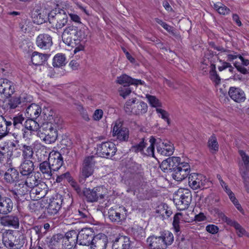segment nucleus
<instances>
[{"label":"nucleus","instance_id":"1","mask_svg":"<svg viewBox=\"0 0 249 249\" xmlns=\"http://www.w3.org/2000/svg\"><path fill=\"white\" fill-rule=\"evenodd\" d=\"M89 34L88 28L83 25L80 26L71 25L68 26L64 29L62 38L63 42L67 45L72 47H75L73 52L76 53L83 49V46L81 44V42L87 41Z\"/></svg>","mask_w":249,"mask_h":249},{"label":"nucleus","instance_id":"2","mask_svg":"<svg viewBox=\"0 0 249 249\" xmlns=\"http://www.w3.org/2000/svg\"><path fill=\"white\" fill-rule=\"evenodd\" d=\"M174 240L172 233L164 231L160 233V235H152L147 238L146 242L149 249H166L171 245Z\"/></svg>","mask_w":249,"mask_h":249},{"label":"nucleus","instance_id":"3","mask_svg":"<svg viewBox=\"0 0 249 249\" xmlns=\"http://www.w3.org/2000/svg\"><path fill=\"white\" fill-rule=\"evenodd\" d=\"M147 104L136 98L127 100L124 106V110L128 115L142 116L147 112Z\"/></svg>","mask_w":249,"mask_h":249},{"label":"nucleus","instance_id":"4","mask_svg":"<svg viewBox=\"0 0 249 249\" xmlns=\"http://www.w3.org/2000/svg\"><path fill=\"white\" fill-rule=\"evenodd\" d=\"M174 164L173 167L174 171L172 172L171 176L176 180L180 181L185 178L190 172V166L187 162H181L179 157H173Z\"/></svg>","mask_w":249,"mask_h":249},{"label":"nucleus","instance_id":"5","mask_svg":"<svg viewBox=\"0 0 249 249\" xmlns=\"http://www.w3.org/2000/svg\"><path fill=\"white\" fill-rule=\"evenodd\" d=\"M8 190L12 197L18 203L23 202L29 192V189L23 181L17 182L13 185L9 186Z\"/></svg>","mask_w":249,"mask_h":249},{"label":"nucleus","instance_id":"6","mask_svg":"<svg viewBox=\"0 0 249 249\" xmlns=\"http://www.w3.org/2000/svg\"><path fill=\"white\" fill-rule=\"evenodd\" d=\"M192 200L191 191L187 189L180 188L175 194L174 201L177 208L180 210L187 209Z\"/></svg>","mask_w":249,"mask_h":249},{"label":"nucleus","instance_id":"7","mask_svg":"<svg viewBox=\"0 0 249 249\" xmlns=\"http://www.w3.org/2000/svg\"><path fill=\"white\" fill-rule=\"evenodd\" d=\"M48 18L53 28L56 30L60 29L68 22L67 10L61 9L57 13L52 12L49 14Z\"/></svg>","mask_w":249,"mask_h":249},{"label":"nucleus","instance_id":"8","mask_svg":"<svg viewBox=\"0 0 249 249\" xmlns=\"http://www.w3.org/2000/svg\"><path fill=\"white\" fill-rule=\"evenodd\" d=\"M95 162L94 156H88L85 158L80 170V182L93 174Z\"/></svg>","mask_w":249,"mask_h":249},{"label":"nucleus","instance_id":"9","mask_svg":"<svg viewBox=\"0 0 249 249\" xmlns=\"http://www.w3.org/2000/svg\"><path fill=\"white\" fill-rule=\"evenodd\" d=\"M31 97L27 94H21L19 96L11 97L7 101L5 106L10 111L18 107L26 106L27 103L30 102Z\"/></svg>","mask_w":249,"mask_h":249},{"label":"nucleus","instance_id":"10","mask_svg":"<svg viewBox=\"0 0 249 249\" xmlns=\"http://www.w3.org/2000/svg\"><path fill=\"white\" fill-rule=\"evenodd\" d=\"M116 151L117 147L112 142H103L97 145V154L101 157L111 158L114 156Z\"/></svg>","mask_w":249,"mask_h":249},{"label":"nucleus","instance_id":"11","mask_svg":"<svg viewBox=\"0 0 249 249\" xmlns=\"http://www.w3.org/2000/svg\"><path fill=\"white\" fill-rule=\"evenodd\" d=\"M84 199L88 202H97L99 199H103L104 195L102 193V188L99 186L92 189L85 188L82 191Z\"/></svg>","mask_w":249,"mask_h":249},{"label":"nucleus","instance_id":"12","mask_svg":"<svg viewBox=\"0 0 249 249\" xmlns=\"http://www.w3.org/2000/svg\"><path fill=\"white\" fill-rule=\"evenodd\" d=\"M77 236L80 245L89 246L94 237V231L91 228H83L77 233Z\"/></svg>","mask_w":249,"mask_h":249},{"label":"nucleus","instance_id":"13","mask_svg":"<svg viewBox=\"0 0 249 249\" xmlns=\"http://www.w3.org/2000/svg\"><path fill=\"white\" fill-rule=\"evenodd\" d=\"M129 130L124 127L120 121H116L112 128V136L120 142H127L129 138Z\"/></svg>","mask_w":249,"mask_h":249},{"label":"nucleus","instance_id":"14","mask_svg":"<svg viewBox=\"0 0 249 249\" xmlns=\"http://www.w3.org/2000/svg\"><path fill=\"white\" fill-rule=\"evenodd\" d=\"M62 249H73L78 243L77 231L71 230L67 232L65 236H63L62 240Z\"/></svg>","mask_w":249,"mask_h":249},{"label":"nucleus","instance_id":"15","mask_svg":"<svg viewBox=\"0 0 249 249\" xmlns=\"http://www.w3.org/2000/svg\"><path fill=\"white\" fill-rule=\"evenodd\" d=\"M40 128L39 124L34 119H26L21 130L23 138H28Z\"/></svg>","mask_w":249,"mask_h":249},{"label":"nucleus","instance_id":"16","mask_svg":"<svg viewBox=\"0 0 249 249\" xmlns=\"http://www.w3.org/2000/svg\"><path fill=\"white\" fill-rule=\"evenodd\" d=\"M188 179L190 187L194 190L203 189L207 181L205 177L196 173L190 174Z\"/></svg>","mask_w":249,"mask_h":249},{"label":"nucleus","instance_id":"17","mask_svg":"<svg viewBox=\"0 0 249 249\" xmlns=\"http://www.w3.org/2000/svg\"><path fill=\"white\" fill-rule=\"evenodd\" d=\"M48 161L53 171H58L63 164V158L58 151H53L49 154Z\"/></svg>","mask_w":249,"mask_h":249},{"label":"nucleus","instance_id":"18","mask_svg":"<svg viewBox=\"0 0 249 249\" xmlns=\"http://www.w3.org/2000/svg\"><path fill=\"white\" fill-rule=\"evenodd\" d=\"M108 243L107 235L104 234H98L94 236L91 242V249H106Z\"/></svg>","mask_w":249,"mask_h":249},{"label":"nucleus","instance_id":"19","mask_svg":"<svg viewBox=\"0 0 249 249\" xmlns=\"http://www.w3.org/2000/svg\"><path fill=\"white\" fill-rule=\"evenodd\" d=\"M36 45L43 50L49 49L53 45L52 36L47 34H40L36 38Z\"/></svg>","mask_w":249,"mask_h":249},{"label":"nucleus","instance_id":"20","mask_svg":"<svg viewBox=\"0 0 249 249\" xmlns=\"http://www.w3.org/2000/svg\"><path fill=\"white\" fill-rule=\"evenodd\" d=\"M15 92L13 83L7 79L0 80V94L9 97Z\"/></svg>","mask_w":249,"mask_h":249},{"label":"nucleus","instance_id":"21","mask_svg":"<svg viewBox=\"0 0 249 249\" xmlns=\"http://www.w3.org/2000/svg\"><path fill=\"white\" fill-rule=\"evenodd\" d=\"M46 128H48V129L46 130L44 133V137L43 138V140L48 144L53 143L57 138V130L52 126L51 123L46 124Z\"/></svg>","mask_w":249,"mask_h":249},{"label":"nucleus","instance_id":"22","mask_svg":"<svg viewBox=\"0 0 249 249\" xmlns=\"http://www.w3.org/2000/svg\"><path fill=\"white\" fill-rule=\"evenodd\" d=\"M131 241L130 238L126 236L117 237L113 241L112 249H130Z\"/></svg>","mask_w":249,"mask_h":249},{"label":"nucleus","instance_id":"23","mask_svg":"<svg viewBox=\"0 0 249 249\" xmlns=\"http://www.w3.org/2000/svg\"><path fill=\"white\" fill-rule=\"evenodd\" d=\"M228 94L231 98L237 103L243 102L246 100V95L244 91L239 88L230 87Z\"/></svg>","mask_w":249,"mask_h":249},{"label":"nucleus","instance_id":"24","mask_svg":"<svg viewBox=\"0 0 249 249\" xmlns=\"http://www.w3.org/2000/svg\"><path fill=\"white\" fill-rule=\"evenodd\" d=\"M116 82L120 85H124V87L129 86L130 85H143L144 83V82L141 80L132 78L125 74L117 77Z\"/></svg>","mask_w":249,"mask_h":249},{"label":"nucleus","instance_id":"25","mask_svg":"<svg viewBox=\"0 0 249 249\" xmlns=\"http://www.w3.org/2000/svg\"><path fill=\"white\" fill-rule=\"evenodd\" d=\"M13 208L12 199L7 196H2L0 199V215H6L10 213Z\"/></svg>","mask_w":249,"mask_h":249},{"label":"nucleus","instance_id":"26","mask_svg":"<svg viewBox=\"0 0 249 249\" xmlns=\"http://www.w3.org/2000/svg\"><path fill=\"white\" fill-rule=\"evenodd\" d=\"M35 169L34 163L31 160H22L19 167V172L22 176H30L33 174Z\"/></svg>","mask_w":249,"mask_h":249},{"label":"nucleus","instance_id":"27","mask_svg":"<svg viewBox=\"0 0 249 249\" xmlns=\"http://www.w3.org/2000/svg\"><path fill=\"white\" fill-rule=\"evenodd\" d=\"M62 200L60 198H56L50 200L48 205L46 207V211L49 215H54L57 213L61 208Z\"/></svg>","mask_w":249,"mask_h":249},{"label":"nucleus","instance_id":"28","mask_svg":"<svg viewBox=\"0 0 249 249\" xmlns=\"http://www.w3.org/2000/svg\"><path fill=\"white\" fill-rule=\"evenodd\" d=\"M10 116L0 117V140L5 136L11 129V122Z\"/></svg>","mask_w":249,"mask_h":249},{"label":"nucleus","instance_id":"29","mask_svg":"<svg viewBox=\"0 0 249 249\" xmlns=\"http://www.w3.org/2000/svg\"><path fill=\"white\" fill-rule=\"evenodd\" d=\"M220 215L223 221L235 228L236 233L239 237H242L246 234L245 230L236 221L228 218L223 213H221Z\"/></svg>","mask_w":249,"mask_h":249},{"label":"nucleus","instance_id":"30","mask_svg":"<svg viewBox=\"0 0 249 249\" xmlns=\"http://www.w3.org/2000/svg\"><path fill=\"white\" fill-rule=\"evenodd\" d=\"M19 172L14 168H9L4 174L3 179L8 184H11L18 180Z\"/></svg>","mask_w":249,"mask_h":249},{"label":"nucleus","instance_id":"31","mask_svg":"<svg viewBox=\"0 0 249 249\" xmlns=\"http://www.w3.org/2000/svg\"><path fill=\"white\" fill-rule=\"evenodd\" d=\"M1 224L5 226H11L15 229L19 227L18 218L13 215L3 217L1 219Z\"/></svg>","mask_w":249,"mask_h":249},{"label":"nucleus","instance_id":"32","mask_svg":"<svg viewBox=\"0 0 249 249\" xmlns=\"http://www.w3.org/2000/svg\"><path fill=\"white\" fill-rule=\"evenodd\" d=\"M10 118L11 122V128L14 127L16 130L21 131L25 118L22 115L10 116Z\"/></svg>","mask_w":249,"mask_h":249},{"label":"nucleus","instance_id":"33","mask_svg":"<svg viewBox=\"0 0 249 249\" xmlns=\"http://www.w3.org/2000/svg\"><path fill=\"white\" fill-rule=\"evenodd\" d=\"M41 108L36 104H32L26 109V113L32 119H37L41 114Z\"/></svg>","mask_w":249,"mask_h":249},{"label":"nucleus","instance_id":"34","mask_svg":"<svg viewBox=\"0 0 249 249\" xmlns=\"http://www.w3.org/2000/svg\"><path fill=\"white\" fill-rule=\"evenodd\" d=\"M48 161H44L39 164L38 167L39 171L44 175L45 178H50L52 176V167Z\"/></svg>","mask_w":249,"mask_h":249},{"label":"nucleus","instance_id":"35","mask_svg":"<svg viewBox=\"0 0 249 249\" xmlns=\"http://www.w3.org/2000/svg\"><path fill=\"white\" fill-rule=\"evenodd\" d=\"M173 159V157H169L163 160L160 165L161 170L164 173L170 174L171 176L172 172H175L176 171H174V168L173 167V164H174L173 162L174 161Z\"/></svg>","mask_w":249,"mask_h":249},{"label":"nucleus","instance_id":"36","mask_svg":"<svg viewBox=\"0 0 249 249\" xmlns=\"http://www.w3.org/2000/svg\"><path fill=\"white\" fill-rule=\"evenodd\" d=\"M47 59L48 55L46 54L34 52L32 54V62L36 66L41 65Z\"/></svg>","mask_w":249,"mask_h":249},{"label":"nucleus","instance_id":"37","mask_svg":"<svg viewBox=\"0 0 249 249\" xmlns=\"http://www.w3.org/2000/svg\"><path fill=\"white\" fill-rule=\"evenodd\" d=\"M63 239V234H57L52 237H47L45 240L48 246L51 249L57 247Z\"/></svg>","mask_w":249,"mask_h":249},{"label":"nucleus","instance_id":"38","mask_svg":"<svg viewBox=\"0 0 249 249\" xmlns=\"http://www.w3.org/2000/svg\"><path fill=\"white\" fill-rule=\"evenodd\" d=\"M22 160H31L33 157V148L31 145L21 144Z\"/></svg>","mask_w":249,"mask_h":249},{"label":"nucleus","instance_id":"39","mask_svg":"<svg viewBox=\"0 0 249 249\" xmlns=\"http://www.w3.org/2000/svg\"><path fill=\"white\" fill-rule=\"evenodd\" d=\"M26 178L25 181H23L25 183L27 188H33L36 187L38 183L39 180L36 178L34 175V173L30 175V176H24Z\"/></svg>","mask_w":249,"mask_h":249},{"label":"nucleus","instance_id":"40","mask_svg":"<svg viewBox=\"0 0 249 249\" xmlns=\"http://www.w3.org/2000/svg\"><path fill=\"white\" fill-rule=\"evenodd\" d=\"M108 215L109 219L114 222H121L124 217L121 216L120 213L114 210L112 208H110L108 211Z\"/></svg>","mask_w":249,"mask_h":249},{"label":"nucleus","instance_id":"41","mask_svg":"<svg viewBox=\"0 0 249 249\" xmlns=\"http://www.w3.org/2000/svg\"><path fill=\"white\" fill-rule=\"evenodd\" d=\"M66 57L64 54L58 53L56 54L53 59V65L54 67H61L65 66Z\"/></svg>","mask_w":249,"mask_h":249},{"label":"nucleus","instance_id":"42","mask_svg":"<svg viewBox=\"0 0 249 249\" xmlns=\"http://www.w3.org/2000/svg\"><path fill=\"white\" fill-rule=\"evenodd\" d=\"M158 213H160L164 218H168L172 213V212L169 209L166 204H162L159 206L157 210Z\"/></svg>","mask_w":249,"mask_h":249},{"label":"nucleus","instance_id":"43","mask_svg":"<svg viewBox=\"0 0 249 249\" xmlns=\"http://www.w3.org/2000/svg\"><path fill=\"white\" fill-rule=\"evenodd\" d=\"M157 151L160 155L165 156H169L173 154L174 150L173 145H170L167 147H160L157 146Z\"/></svg>","mask_w":249,"mask_h":249},{"label":"nucleus","instance_id":"44","mask_svg":"<svg viewBox=\"0 0 249 249\" xmlns=\"http://www.w3.org/2000/svg\"><path fill=\"white\" fill-rule=\"evenodd\" d=\"M208 146L211 151L217 152L218 151L219 145L215 136L213 134L209 139Z\"/></svg>","mask_w":249,"mask_h":249},{"label":"nucleus","instance_id":"45","mask_svg":"<svg viewBox=\"0 0 249 249\" xmlns=\"http://www.w3.org/2000/svg\"><path fill=\"white\" fill-rule=\"evenodd\" d=\"M182 214L180 213H177L174 216L173 226L176 232L180 231V224L182 221Z\"/></svg>","mask_w":249,"mask_h":249},{"label":"nucleus","instance_id":"46","mask_svg":"<svg viewBox=\"0 0 249 249\" xmlns=\"http://www.w3.org/2000/svg\"><path fill=\"white\" fill-rule=\"evenodd\" d=\"M146 144L144 142V139L142 138L139 143L132 145L130 150L134 153L141 152L142 154H143V149L146 147Z\"/></svg>","mask_w":249,"mask_h":249},{"label":"nucleus","instance_id":"47","mask_svg":"<svg viewBox=\"0 0 249 249\" xmlns=\"http://www.w3.org/2000/svg\"><path fill=\"white\" fill-rule=\"evenodd\" d=\"M213 8L220 14L227 15L230 12V9L221 2L214 3Z\"/></svg>","mask_w":249,"mask_h":249},{"label":"nucleus","instance_id":"48","mask_svg":"<svg viewBox=\"0 0 249 249\" xmlns=\"http://www.w3.org/2000/svg\"><path fill=\"white\" fill-rule=\"evenodd\" d=\"M146 98L151 107L156 108L161 107V103L155 96L146 94Z\"/></svg>","mask_w":249,"mask_h":249},{"label":"nucleus","instance_id":"49","mask_svg":"<svg viewBox=\"0 0 249 249\" xmlns=\"http://www.w3.org/2000/svg\"><path fill=\"white\" fill-rule=\"evenodd\" d=\"M156 140L153 137L150 138L149 140L150 145L147 148L146 153H143L144 155L148 156L154 157V144L156 142Z\"/></svg>","mask_w":249,"mask_h":249},{"label":"nucleus","instance_id":"50","mask_svg":"<svg viewBox=\"0 0 249 249\" xmlns=\"http://www.w3.org/2000/svg\"><path fill=\"white\" fill-rule=\"evenodd\" d=\"M239 154L241 157L244 167L247 171L249 172V156L243 150H239Z\"/></svg>","mask_w":249,"mask_h":249},{"label":"nucleus","instance_id":"51","mask_svg":"<svg viewBox=\"0 0 249 249\" xmlns=\"http://www.w3.org/2000/svg\"><path fill=\"white\" fill-rule=\"evenodd\" d=\"M156 110L157 113L159 114V117L166 121L168 125H170V121L169 113L166 110L161 108H157Z\"/></svg>","mask_w":249,"mask_h":249},{"label":"nucleus","instance_id":"52","mask_svg":"<svg viewBox=\"0 0 249 249\" xmlns=\"http://www.w3.org/2000/svg\"><path fill=\"white\" fill-rule=\"evenodd\" d=\"M31 190H29V193L31 197H33L34 195H36V199L41 198L44 196V193L42 191L40 190V188L34 187L31 188Z\"/></svg>","mask_w":249,"mask_h":249},{"label":"nucleus","instance_id":"53","mask_svg":"<svg viewBox=\"0 0 249 249\" xmlns=\"http://www.w3.org/2000/svg\"><path fill=\"white\" fill-rule=\"evenodd\" d=\"M226 51H228L229 52H223L224 53H226L227 56V61H232L233 60L236 59L237 57L239 58V56H241L240 54H238L237 53L231 51L230 50L226 49Z\"/></svg>","mask_w":249,"mask_h":249},{"label":"nucleus","instance_id":"54","mask_svg":"<svg viewBox=\"0 0 249 249\" xmlns=\"http://www.w3.org/2000/svg\"><path fill=\"white\" fill-rule=\"evenodd\" d=\"M33 231L37 235L38 239L41 238L46 233V231H43V228L40 226H36L33 228Z\"/></svg>","mask_w":249,"mask_h":249},{"label":"nucleus","instance_id":"55","mask_svg":"<svg viewBox=\"0 0 249 249\" xmlns=\"http://www.w3.org/2000/svg\"><path fill=\"white\" fill-rule=\"evenodd\" d=\"M119 94L124 98H125L131 92V90L129 86L120 88L119 89Z\"/></svg>","mask_w":249,"mask_h":249},{"label":"nucleus","instance_id":"56","mask_svg":"<svg viewBox=\"0 0 249 249\" xmlns=\"http://www.w3.org/2000/svg\"><path fill=\"white\" fill-rule=\"evenodd\" d=\"M76 215H77L78 219L85 218L88 217L89 213L86 209L78 210L75 211Z\"/></svg>","mask_w":249,"mask_h":249},{"label":"nucleus","instance_id":"57","mask_svg":"<svg viewBox=\"0 0 249 249\" xmlns=\"http://www.w3.org/2000/svg\"><path fill=\"white\" fill-rule=\"evenodd\" d=\"M210 75L211 79L215 85H218L220 83L221 79L216 71H210Z\"/></svg>","mask_w":249,"mask_h":249},{"label":"nucleus","instance_id":"58","mask_svg":"<svg viewBox=\"0 0 249 249\" xmlns=\"http://www.w3.org/2000/svg\"><path fill=\"white\" fill-rule=\"evenodd\" d=\"M206 231L212 234H215L218 232L219 228L214 225H208L206 227Z\"/></svg>","mask_w":249,"mask_h":249},{"label":"nucleus","instance_id":"59","mask_svg":"<svg viewBox=\"0 0 249 249\" xmlns=\"http://www.w3.org/2000/svg\"><path fill=\"white\" fill-rule=\"evenodd\" d=\"M67 14H68V15L69 16V17L71 18V19L72 21H73L76 23H80L81 24V25H83L81 22V19H80V17L77 15L73 14V13H69L68 11H67Z\"/></svg>","mask_w":249,"mask_h":249},{"label":"nucleus","instance_id":"60","mask_svg":"<svg viewBox=\"0 0 249 249\" xmlns=\"http://www.w3.org/2000/svg\"><path fill=\"white\" fill-rule=\"evenodd\" d=\"M103 112L101 109H96L93 115V119L95 121H99L103 117Z\"/></svg>","mask_w":249,"mask_h":249},{"label":"nucleus","instance_id":"61","mask_svg":"<svg viewBox=\"0 0 249 249\" xmlns=\"http://www.w3.org/2000/svg\"><path fill=\"white\" fill-rule=\"evenodd\" d=\"M155 20L157 23L160 24L166 31H169L170 30L171 27L166 23L163 22L161 19L155 18Z\"/></svg>","mask_w":249,"mask_h":249},{"label":"nucleus","instance_id":"62","mask_svg":"<svg viewBox=\"0 0 249 249\" xmlns=\"http://www.w3.org/2000/svg\"><path fill=\"white\" fill-rule=\"evenodd\" d=\"M70 178V174L69 172H66L64 174H63L60 176H57L56 181L57 182H61L62 181V180L66 178V179H69Z\"/></svg>","mask_w":249,"mask_h":249},{"label":"nucleus","instance_id":"63","mask_svg":"<svg viewBox=\"0 0 249 249\" xmlns=\"http://www.w3.org/2000/svg\"><path fill=\"white\" fill-rule=\"evenodd\" d=\"M2 241L5 247H10L15 249L14 247H16V245L11 240H9V239L6 237H3Z\"/></svg>","mask_w":249,"mask_h":249},{"label":"nucleus","instance_id":"64","mask_svg":"<svg viewBox=\"0 0 249 249\" xmlns=\"http://www.w3.org/2000/svg\"><path fill=\"white\" fill-rule=\"evenodd\" d=\"M209 45L214 49L216 50L221 52H229L228 51H226V49L222 46H216L213 42H209Z\"/></svg>","mask_w":249,"mask_h":249}]
</instances>
